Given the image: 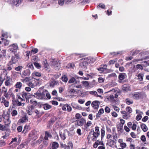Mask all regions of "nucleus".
Instances as JSON below:
<instances>
[{
	"label": "nucleus",
	"instance_id": "nucleus-13",
	"mask_svg": "<svg viewBox=\"0 0 149 149\" xmlns=\"http://www.w3.org/2000/svg\"><path fill=\"white\" fill-rule=\"evenodd\" d=\"M44 99L46 98V96L48 99H50L51 98L50 94L49 93L48 91L46 90H44Z\"/></svg>",
	"mask_w": 149,
	"mask_h": 149
},
{
	"label": "nucleus",
	"instance_id": "nucleus-17",
	"mask_svg": "<svg viewBox=\"0 0 149 149\" xmlns=\"http://www.w3.org/2000/svg\"><path fill=\"white\" fill-rule=\"evenodd\" d=\"M117 128L118 132L121 133L123 132V125H121V124H119L117 125Z\"/></svg>",
	"mask_w": 149,
	"mask_h": 149
},
{
	"label": "nucleus",
	"instance_id": "nucleus-20",
	"mask_svg": "<svg viewBox=\"0 0 149 149\" xmlns=\"http://www.w3.org/2000/svg\"><path fill=\"white\" fill-rule=\"evenodd\" d=\"M22 0H14L13 3L15 5L18 6L21 3Z\"/></svg>",
	"mask_w": 149,
	"mask_h": 149
},
{
	"label": "nucleus",
	"instance_id": "nucleus-50",
	"mask_svg": "<svg viewBox=\"0 0 149 149\" xmlns=\"http://www.w3.org/2000/svg\"><path fill=\"white\" fill-rule=\"evenodd\" d=\"M3 126L4 127V130H5L7 129V130L8 132H10V130L9 129H8V128L9 127V126L8 125H6L5 124V125H3Z\"/></svg>",
	"mask_w": 149,
	"mask_h": 149
},
{
	"label": "nucleus",
	"instance_id": "nucleus-31",
	"mask_svg": "<svg viewBox=\"0 0 149 149\" xmlns=\"http://www.w3.org/2000/svg\"><path fill=\"white\" fill-rule=\"evenodd\" d=\"M1 39L3 41V42H4V45L5 46L7 45H8L9 42L8 40L3 38H1Z\"/></svg>",
	"mask_w": 149,
	"mask_h": 149
},
{
	"label": "nucleus",
	"instance_id": "nucleus-21",
	"mask_svg": "<svg viewBox=\"0 0 149 149\" xmlns=\"http://www.w3.org/2000/svg\"><path fill=\"white\" fill-rule=\"evenodd\" d=\"M85 120L83 118H81L80 120L77 121V124L79 126H82L83 125L84 122Z\"/></svg>",
	"mask_w": 149,
	"mask_h": 149
},
{
	"label": "nucleus",
	"instance_id": "nucleus-44",
	"mask_svg": "<svg viewBox=\"0 0 149 149\" xmlns=\"http://www.w3.org/2000/svg\"><path fill=\"white\" fill-rule=\"evenodd\" d=\"M67 109V111L68 112H70L72 111V108L71 107L69 106L68 104H66L65 105Z\"/></svg>",
	"mask_w": 149,
	"mask_h": 149
},
{
	"label": "nucleus",
	"instance_id": "nucleus-12",
	"mask_svg": "<svg viewBox=\"0 0 149 149\" xmlns=\"http://www.w3.org/2000/svg\"><path fill=\"white\" fill-rule=\"evenodd\" d=\"M93 136L92 138V140L93 141H96L97 138L100 135V133L96 132H94L93 133Z\"/></svg>",
	"mask_w": 149,
	"mask_h": 149
},
{
	"label": "nucleus",
	"instance_id": "nucleus-5",
	"mask_svg": "<svg viewBox=\"0 0 149 149\" xmlns=\"http://www.w3.org/2000/svg\"><path fill=\"white\" fill-rule=\"evenodd\" d=\"M34 96L39 99H44V90L42 93H34Z\"/></svg>",
	"mask_w": 149,
	"mask_h": 149
},
{
	"label": "nucleus",
	"instance_id": "nucleus-58",
	"mask_svg": "<svg viewBox=\"0 0 149 149\" xmlns=\"http://www.w3.org/2000/svg\"><path fill=\"white\" fill-rule=\"evenodd\" d=\"M17 141V138L16 137H15L14 138H12V141L9 144H11L12 143H13L14 142H16Z\"/></svg>",
	"mask_w": 149,
	"mask_h": 149
},
{
	"label": "nucleus",
	"instance_id": "nucleus-41",
	"mask_svg": "<svg viewBox=\"0 0 149 149\" xmlns=\"http://www.w3.org/2000/svg\"><path fill=\"white\" fill-rule=\"evenodd\" d=\"M72 105L73 108H76L78 109H80L81 108V107L74 104H72Z\"/></svg>",
	"mask_w": 149,
	"mask_h": 149
},
{
	"label": "nucleus",
	"instance_id": "nucleus-39",
	"mask_svg": "<svg viewBox=\"0 0 149 149\" xmlns=\"http://www.w3.org/2000/svg\"><path fill=\"white\" fill-rule=\"evenodd\" d=\"M5 85L7 86H9L10 85V79L6 80L5 82Z\"/></svg>",
	"mask_w": 149,
	"mask_h": 149
},
{
	"label": "nucleus",
	"instance_id": "nucleus-36",
	"mask_svg": "<svg viewBox=\"0 0 149 149\" xmlns=\"http://www.w3.org/2000/svg\"><path fill=\"white\" fill-rule=\"evenodd\" d=\"M65 2V0H58V3L59 5L62 6Z\"/></svg>",
	"mask_w": 149,
	"mask_h": 149
},
{
	"label": "nucleus",
	"instance_id": "nucleus-25",
	"mask_svg": "<svg viewBox=\"0 0 149 149\" xmlns=\"http://www.w3.org/2000/svg\"><path fill=\"white\" fill-rule=\"evenodd\" d=\"M89 93L91 94L94 95L98 97H101V96L99 95H97V93L96 91H90L89 92Z\"/></svg>",
	"mask_w": 149,
	"mask_h": 149
},
{
	"label": "nucleus",
	"instance_id": "nucleus-57",
	"mask_svg": "<svg viewBox=\"0 0 149 149\" xmlns=\"http://www.w3.org/2000/svg\"><path fill=\"white\" fill-rule=\"evenodd\" d=\"M99 141L97 140L94 144L93 146L94 148H96L97 147Z\"/></svg>",
	"mask_w": 149,
	"mask_h": 149
},
{
	"label": "nucleus",
	"instance_id": "nucleus-29",
	"mask_svg": "<svg viewBox=\"0 0 149 149\" xmlns=\"http://www.w3.org/2000/svg\"><path fill=\"white\" fill-rule=\"evenodd\" d=\"M23 82L26 83L27 82L29 81L30 80V77H25L24 79H22L21 80Z\"/></svg>",
	"mask_w": 149,
	"mask_h": 149
},
{
	"label": "nucleus",
	"instance_id": "nucleus-60",
	"mask_svg": "<svg viewBox=\"0 0 149 149\" xmlns=\"http://www.w3.org/2000/svg\"><path fill=\"white\" fill-rule=\"evenodd\" d=\"M141 139L142 141L143 142L146 141V137L144 135H142L141 136Z\"/></svg>",
	"mask_w": 149,
	"mask_h": 149
},
{
	"label": "nucleus",
	"instance_id": "nucleus-38",
	"mask_svg": "<svg viewBox=\"0 0 149 149\" xmlns=\"http://www.w3.org/2000/svg\"><path fill=\"white\" fill-rule=\"evenodd\" d=\"M32 75L36 77H40L41 76V74L39 72H35L34 73H33L32 74Z\"/></svg>",
	"mask_w": 149,
	"mask_h": 149
},
{
	"label": "nucleus",
	"instance_id": "nucleus-42",
	"mask_svg": "<svg viewBox=\"0 0 149 149\" xmlns=\"http://www.w3.org/2000/svg\"><path fill=\"white\" fill-rule=\"evenodd\" d=\"M60 136L61 138L63 140H64L65 138V134L64 133H62V132L60 133Z\"/></svg>",
	"mask_w": 149,
	"mask_h": 149
},
{
	"label": "nucleus",
	"instance_id": "nucleus-59",
	"mask_svg": "<svg viewBox=\"0 0 149 149\" xmlns=\"http://www.w3.org/2000/svg\"><path fill=\"white\" fill-rule=\"evenodd\" d=\"M121 147L124 148L126 147L127 145L125 143H123L120 144Z\"/></svg>",
	"mask_w": 149,
	"mask_h": 149
},
{
	"label": "nucleus",
	"instance_id": "nucleus-46",
	"mask_svg": "<svg viewBox=\"0 0 149 149\" xmlns=\"http://www.w3.org/2000/svg\"><path fill=\"white\" fill-rule=\"evenodd\" d=\"M102 8L104 9L105 8V5L102 3H100L99 5L97 6V8Z\"/></svg>",
	"mask_w": 149,
	"mask_h": 149
},
{
	"label": "nucleus",
	"instance_id": "nucleus-45",
	"mask_svg": "<svg viewBox=\"0 0 149 149\" xmlns=\"http://www.w3.org/2000/svg\"><path fill=\"white\" fill-rule=\"evenodd\" d=\"M17 114V111L15 110H13L11 112V115L13 116H15Z\"/></svg>",
	"mask_w": 149,
	"mask_h": 149
},
{
	"label": "nucleus",
	"instance_id": "nucleus-56",
	"mask_svg": "<svg viewBox=\"0 0 149 149\" xmlns=\"http://www.w3.org/2000/svg\"><path fill=\"white\" fill-rule=\"evenodd\" d=\"M33 110H31L29 108H28V110L27 113L29 115H31L33 113Z\"/></svg>",
	"mask_w": 149,
	"mask_h": 149
},
{
	"label": "nucleus",
	"instance_id": "nucleus-4",
	"mask_svg": "<svg viewBox=\"0 0 149 149\" xmlns=\"http://www.w3.org/2000/svg\"><path fill=\"white\" fill-rule=\"evenodd\" d=\"M9 47V50L11 52L14 53V54L16 53L17 50L18 49V47L17 44H13L10 45Z\"/></svg>",
	"mask_w": 149,
	"mask_h": 149
},
{
	"label": "nucleus",
	"instance_id": "nucleus-3",
	"mask_svg": "<svg viewBox=\"0 0 149 149\" xmlns=\"http://www.w3.org/2000/svg\"><path fill=\"white\" fill-rule=\"evenodd\" d=\"M28 93L23 92L20 93H18L17 94V96L18 98L21 100V101H24L26 99V101L28 100Z\"/></svg>",
	"mask_w": 149,
	"mask_h": 149
},
{
	"label": "nucleus",
	"instance_id": "nucleus-63",
	"mask_svg": "<svg viewBox=\"0 0 149 149\" xmlns=\"http://www.w3.org/2000/svg\"><path fill=\"white\" fill-rule=\"evenodd\" d=\"M34 65L37 68H39L41 67V66L39 64V63H37L35 62L34 63Z\"/></svg>",
	"mask_w": 149,
	"mask_h": 149
},
{
	"label": "nucleus",
	"instance_id": "nucleus-37",
	"mask_svg": "<svg viewBox=\"0 0 149 149\" xmlns=\"http://www.w3.org/2000/svg\"><path fill=\"white\" fill-rule=\"evenodd\" d=\"M12 64H9V62L7 64V67L6 68V70H7L8 71H10L12 69V68L11 67V65Z\"/></svg>",
	"mask_w": 149,
	"mask_h": 149
},
{
	"label": "nucleus",
	"instance_id": "nucleus-53",
	"mask_svg": "<svg viewBox=\"0 0 149 149\" xmlns=\"http://www.w3.org/2000/svg\"><path fill=\"white\" fill-rule=\"evenodd\" d=\"M68 146L70 148V147L71 148V149H72L73 148V145L71 141H69L68 143Z\"/></svg>",
	"mask_w": 149,
	"mask_h": 149
},
{
	"label": "nucleus",
	"instance_id": "nucleus-11",
	"mask_svg": "<svg viewBox=\"0 0 149 149\" xmlns=\"http://www.w3.org/2000/svg\"><path fill=\"white\" fill-rule=\"evenodd\" d=\"M122 89L124 92H127L130 90V87L128 85L124 84L122 86Z\"/></svg>",
	"mask_w": 149,
	"mask_h": 149
},
{
	"label": "nucleus",
	"instance_id": "nucleus-22",
	"mask_svg": "<svg viewBox=\"0 0 149 149\" xmlns=\"http://www.w3.org/2000/svg\"><path fill=\"white\" fill-rule=\"evenodd\" d=\"M51 135L47 132L46 131L45 132V135L44 137V139L45 140H48V138L49 137H51Z\"/></svg>",
	"mask_w": 149,
	"mask_h": 149
},
{
	"label": "nucleus",
	"instance_id": "nucleus-30",
	"mask_svg": "<svg viewBox=\"0 0 149 149\" xmlns=\"http://www.w3.org/2000/svg\"><path fill=\"white\" fill-rule=\"evenodd\" d=\"M62 80L63 81L66 83L68 80V78L66 75L63 76L61 77Z\"/></svg>",
	"mask_w": 149,
	"mask_h": 149
},
{
	"label": "nucleus",
	"instance_id": "nucleus-64",
	"mask_svg": "<svg viewBox=\"0 0 149 149\" xmlns=\"http://www.w3.org/2000/svg\"><path fill=\"white\" fill-rule=\"evenodd\" d=\"M27 66L28 67L30 68L32 70H33L34 68V67L33 64L31 63H29L27 65Z\"/></svg>",
	"mask_w": 149,
	"mask_h": 149
},
{
	"label": "nucleus",
	"instance_id": "nucleus-15",
	"mask_svg": "<svg viewBox=\"0 0 149 149\" xmlns=\"http://www.w3.org/2000/svg\"><path fill=\"white\" fill-rule=\"evenodd\" d=\"M34 112L36 114V116L38 118L40 117L43 113L42 112H40L39 110H38V109H35L34 110Z\"/></svg>",
	"mask_w": 149,
	"mask_h": 149
},
{
	"label": "nucleus",
	"instance_id": "nucleus-34",
	"mask_svg": "<svg viewBox=\"0 0 149 149\" xmlns=\"http://www.w3.org/2000/svg\"><path fill=\"white\" fill-rule=\"evenodd\" d=\"M23 68V67L21 66H19L15 68V70L17 71L21 72Z\"/></svg>",
	"mask_w": 149,
	"mask_h": 149
},
{
	"label": "nucleus",
	"instance_id": "nucleus-52",
	"mask_svg": "<svg viewBox=\"0 0 149 149\" xmlns=\"http://www.w3.org/2000/svg\"><path fill=\"white\" fill-rule=\"evenodd\" d=\"M114 97L113 95H111L108 98V99L110 101H112L113 100L114 101H115V100L114 99Z\"/></svg>",
	"mask_w": 149,
	"mask_h": 149
},
{
	"label": "nucleus",
	"instance_id": "nucleus-14",
	"mask_svg": "<svg viewBox=\"0 0 149 149\" xmlns=\"http://www.w3.org/2000/svg\"><path fill=\"white\" fill-rule=\"evenodd\" d=\"M126 77V74L124 73H120L118 76V78L120 80H123Z\"/></svg>",
	"mask_w": 149,
	"mask_h": 149
},
{
	"label": "nucleus",
	"instance_id": "nucleus-51",
	"mask_svg": "<svg viewBox=\"0 0 149 149\" xmlns=\"http://www.w3.org/2000/svg\"><path fill=\"white\" fill-rule=\"evenodd\" d=\"M6 144V143L4 141H0V147L5 146Z\"/></svg>",
	"mask_w": 149,
	"mask_h": 149
},
{
	"label": "nucleus",
	"instance_id": "nucleus-8",
	"mask_svg": "<svg viewBox=\"0 0 149 149\" xmlns=\"http://www.w3.org/2000/svg\"><path fill=\"white\" fill-rule=\"evenodd\" d=\"M121 113L123 114V117L125 119H127L130 117V114L128 113L127 112L125 111H121Z\"/></svg>",
	"mask_w": 149,
	"mask_h": 149
},
{
	"label": "nucleus",
	"instance_id": "nucleus-43",
	"mask_svg": "<svg viewBox=\"0 0 149 149\" xmlns=\"http://www.w3.org/2000/svg\"><path fill=\"white\" fill-rule=\"evenodd\" d=\"M126 102L127 104H130L133 103V101L132 100H130V99L127 98L126 99Z\"/></svg>",
	"mask_w": 149,
	"mask_h": 149
},
{
	"label": "nucleus",
	"instance_id": "nucleus-9",
	"mask_svg": "<svg viewBox=\"0 0 149 149\" xmlns=\"http://www.w3.org/2000/svg\"><path fill=\"white\" fill-rule=\"evenodd\" d=\"M18 59L15 57V56H12L10 61L9 62V64H13L16 63L18 61Z\"/></svg>",
	"mask_w": 149,
	"mask_h": 149
},
{
	"label": "nucleus",
	"instance_id": "nucleus-55",
	"mask_svg": "<svg viewBox=\"0 0 149 149\" xmlns=\"http://www.w3.org/2000/svg\"><path fill=\"white\" fill-rule=\"evenodd\" d=\"M28 86L31 88H33L35 86V85L33 84L31 82H29L28 84Z\"/></svg>",
	"mask_w": 149,
	"mask_h": 149
},
{
	"label": "nucleus",
	"instance_id": "nucleus-10",
	"mask_svg": "<svg viewBox=\"0 0 149 149\" xmlns=\"http://www.w3.org/2000/svg\"><path fill=\"white\" fill-rule=\"evenodd\" d=\"M4 121L5 125H9L10 124L11 121L8 116L5 117Z\"/></svg>",
	"mask_w": 149,
	"mask_h": 149
},
{
	"label": "nucleus",
	"instance_id": "nucleus-27",
	"mask_svg": "<svg viewBox=\"0 0 149 149\" xmlns=\"http://www.w3.org/2000/svg\"><path fill=\"white\" fill-rule=\"evenodd\" d=\"M143 74L142 73H140L138 75V79L140 81H142L143 80Z\"/></svg>",
	"mask_w": 149,
	"mask_h": 149
},
{
	"label": "nucleus",
	"instance_id": "nucleus-7",
	"mask_svg": "<svg viewBox=\"0 0 149 149\" xmlns=\"http://www.w3.org/2000/svg\"><path fill=\"white\" fill-rule=\"evenodd\" d=\"M30 74V71L29 70L26 69L24 70L22 72L21 76L22 78H24L25 76H29Z\"/></svg>",
	"mask_w": 149,
	"mask_h": 149
},
{
	"label": "nucleus",
	"instance_id": "nucleus-47",
	"mask_svg": "<svg viewBox=\"0 0 149 149\" xmlns=\"http://www.w3.org/2000/svg\"><path fill=\"white\" fill-rule=\"evenodd\" d=\"M56 120V118H52L51 119L50 121L49 122V124L50 125H52V124H53L54 122H55Z\"/></svg>",
	"mask_w": 149,
	"mask_h": 149
},
{
	"label": "nucleus",
	"instance_id": "nucleus-24",
	"mask_svg": "<svg viewBox=\"0 0 149 149\" xmlns=\"http://www.w3.org/2000/svg\"><path fill=\"white\" fill-rule=\"evenodd\" d=\"M104 109L102 108L100 109L98 113H97L96 114V116L97 117H100V114H102L104 113Z\"/></svg>",
	"mask_w": 149,
	"mask_h": 149
},
{
	"label": "nucleus",
	"instance_id": "nucleus-26",
	"mask_svg": "<svg viewBox=\"0 0 149 149\" xmlns=\"http://www.w3.org/2000/svg\"><path fill=\"white\" fill-rule=\"evenodd\" d=\"M139 51L138 50H136L135 51H131L130 55L132 56H134L136 55L137 54L139 53Z\"/></svg>",
	"mask_w": 149,
	"mask_h": 149
},
{
	"label": "nucleus",
	"instance_id": "nucleus-40",
	"mask_svg": "<svg viewBox=\"0 0 149 149\" xmlns=\"http://www.w3.org/2000/svg\"><path fill=\"white\" fill-rule=\"evenodd\" d=\"M126 112L130 114L132 112V110L131 108L129 107H127L126 108Z\"/></svg>",
	"mask_w": 149,
	"mask_h": 149
},
{
	"label": "nucleus",
	"instance_id": "nucleus-48",
	"mask_svg": "<svg viewBox=\"0 0 149 149\" xmlns=\"http://www.w3.org/2000/svg\"><path fill=\"white\" fill-rule=\"evenodd\" d=\"M101 138L102 139L103 138L105 134V131L103 129H102L101 130Z\"/></svg>",
	"mask_w": 149,
	"mask_h": 149
},
{
	"label": "nucleus",
	"instance_id": "nucleus-23",
	"mask_svg": "<svg viewBox=\"0 0 149 149\" xmlns=\"http://www.w3.org/2000/svg\"><path fill=\"white\" fill-rule=\"evenodd\" d=\"M11 92V89H10L8 92L4 94V96L7 98H9L10 95V94Z\"/></svg>",
	"mask_w": 149,
	"mask_h": 149
},
{
	"label": "nucleus",
	"instance_id": "nucleus-18",
	"mask_svg": "<svg viewBox=\"0 0 149 149\" xmlns=\"http://www.w3.org/2000/svg\"><path fill=\"white\" fill-rule=\"evenodd\" d=\"M74 82H75L76 84L79 83V81H76L75 78L74 77L71 78L68 81V83L70 84Z\"/></svg>",
	"mask_w": 149,
	"mask_h": 149
},
{
	"label": "nucleus",
	"instance_id": "nucleus-2",
	"mask_svg": "<svg viewBox=\"0 0 149 149\" xmlns=\"http://www.w3.org/2000/svg\"><path fill=\"white\" fill-rule=\"evenodd\" d=\"M133 98L135 100L142 99L146 97V95L144 92H136L132 94Z\"/></svg>",
	"mask_w": 149,
	"mask_h": 149
},
{
	"label": "nucleus",
	"instance_id": "nucleus-28",
	"mask_svg": "<svg viewBox=\"0 0 149 149\" xmlns=\"http://www.w3.org/2000/svg\"><path fill=\"white\" fill-rule=\"evenodd\" d=\"M15 86L16 88L20 89L22 86V83L20 82H18L16 83Z\"/></svg>",
	"mask_w": 149,
	"mask_h": 149
},
{
	"label": "nucleus",
	"instance_id": "nucleus-19",
	"mask_svg": "<svg viewBox=\"0 0 149 149\" xmlns=\"http://www.w3.org/2000/svg\"><path fill=\"white\" fill-rule=\"evenodd\" d=\"M141 127L143 131L144 132L147 131L148 130V128L146 125L144 124H142L141 125Z\"/></svg>",
	"mask_w": 149,
	"mask_h": 149
},
{
	"label": "nucleus",
	"instance_id": "nucleus-1",
	"mask_svg": "<svg viewBox=\"0 0 149 149\" xmlns=\"http://www.w3.org/2000/svg\"><path fill=\"white\" fill-rule=\"evenodd\" d=\"M95 59L90 57H86L81 60L79 66L81 68L84 69L86 68L88 64L93 63Z\"/></svg>",
	"mask_w": 149,
	"mask_h": 149
},
{
	"label": "nucleus",
	"instance_id": "nucleus-16",
	"mask_svg": "<svg viewBox=\"0 0 149 149\" xmlns=\"http://www.w3.org/2000/svg\"><path fill=\"white\" fill-rule=\"evenodd\" d=\"M28 120V117L25 116L19 119V121L20 122L23 123L27 121Z\"/></svg>",
	"mask_w": 149,
	"mask_h": 149
},
{
	"label": "nucleus",
	"instance_id": "nucleus-35",
	"mask_svg": "<svg viewBox=\"0 0 149 149\" xmlns=\"http://www.w3.org/2000/svg\"><path fill=\"white\" fill-rule=\"evenodd\" d=\"M51 107L50 105L47 104H45L44 105V108L45 110H47L51 108Z\"/></svg>",
	"mask_w": 149,
	"mask_h": 149
},
{
	"label": "nucleus",
	"instance_id": "nucleus-61",
	"mask_svg": "<svg viewBox=\"0 0 149 149\" xmlns=\"http://www.w3.org/2000/svg\"><path fill=\"white\" fill-rule=\"evenodd\" d=\"M76 92V91L73 89H71L69 91V92L70 94L74 93Z\"/></svg>",
	"mask_w": 149,
	"mask_h": 149
},
{
	"label": "nucleus",
	"instance_id": "nucleus-32",
	"mask_svg": "<svg viewBox=\"0 0 149 149\" xmlns=\"http://www.w3.org/2000/svg\"><path fill=\"white\" fill-rule=\"evenodd\" d=\"M74 67V64L73 63H68L67 66V67L68 68H73Z\"/></svg>",
	"mask_w": 149,
	"mask_h": 149
},
{
	"label": "nucleus",
	"instance_id": "nucleus-6",
	"mask_svg": "<svg viewBox=\"0 0 149 149\" xmlns=\"http://www.w3.org/2000/svg\"><path fill=\"white\" fill-rule=\"evenodd\" d=\"M100 104V102L98 101L95 100L92 102L91 103L92 107L94 109H97Z\"/></svg>",
	"mask_w": 149,
	"mask_h": 149
},
{
	"label": "nucleus",
	"instance_id": "nucleus-54",
	"mask_svg": "<svg viewBox=\"0 0 149 149\" xmlns=\"http://www.w3.org/2000/svg\"><path fill=\"white\" fill-rule=\"evenodd\" d=\"M104 110L105 112L107 113H109L110 111V109L107 106L105 107Z\"/></svg>",
	"mask_w": 149,
	"mask_h": 149
},
{
	"label": "nucleus",
	"instance_id": "nucleus-33",
	"mask_svg": "<svg viewBox=\"0 0 149 149\" xmlns=\"http://www.w3.org/2000/svg\"><path fill=\"white\" fill-rule=\"evenodd\" d=\"M56 84V81L54 80H52L50 82V87L52 88L54 87Z\"/></svg>",
	"mask_w": 149,
	"mask_h": 149
},
{
	"label": "nucleus",
	"instance_id": "nucleus-62",
	"mask_svg": "<svg viewBox=\"0 0 149 149\" xmlns=\"http://www.w3.org/2000/svg\"><path fill=\"white\" fill-rule=\"evenodd\" d=\"M38 51V50L37 48H35L31 50V53H33V54H36L37 53Z\"/></svg>",
	"mask_w": 149,
	"mask_h": 149
},
{
	"label": "nucleus",
	"instance_id": "nucleus-49",
	"mask_svg": "<svg viewBox=\"0 0 149 149\" xmlns=\"http://www.w3.org/2000/svg\"><path fill=\"white\" fill-rule=\"evenodd\" d=\"M98 80L100 83H102L104 82V79L101 77H100L98 78Z\"/></svg>",
	"mask_w": 149,
	"mask_h": 149
}]
</instances>
